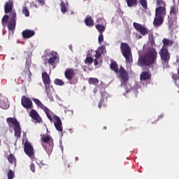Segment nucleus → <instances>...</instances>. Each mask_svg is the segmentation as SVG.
I'll list each match as a JSON object with an SVG mask.
<instances>
[{"instance_id":"f257e3e1","label":"nucleus","mask_w":179,"mask_h":179,"mask_svg":"<svg viewBox=\"0 0 179 179\" xmlns=\"http://www.w3.org/2000/svg\"><path fill=\"white\" fill-rule=\"evenodd\" d=\"M157 64V51L155 48H150L144 55L138 57L137 65L138 66H152Z\"/></svg>"},{"instance_id":"f03ea898","label":"nucleus","mask_w":179,"mask_h":179,"mask_svg":"<svg viewBox=\"0 0 179 179\" xmlns=\"http://www.w3.org/2000/svg\"><path fill=\"white\" fill-rule=\"evenodd\" d=\"M157 8L155 9V17L153 20L155 27H160L164 22V17L167 13L166 3L163 0H157Z\"/></svg>"},{"instance_id":"7ed1b4c3","label":"nucleus","mask_w":179,"mask_h":179,"mask_svg":"<svg viewBox=\"0 0 179 179\" xmlns=\"http://www.w3.org/2000/svg\"><path fill=\"white\" fill-rule=\"evenodd\" d=\"M13 5V0H8L4 3V13L9 14L10 20L8 22V29L10 31H13L16 29V19L17 15L16 14V10H15Z\"/></svg>"},{"instance_id":"20e7f679","label":"nucleus","mask_w":179,"mask_h":179,"mask_svg":"<svg viewBox=\"0 0 179 179\" xmlns=\"http://www.w3.org/2000/svg\"><path fill=\"white\" fill-rule=\"evenodd\" d=\"M41 142L43 149L48 155H51L52 149H54V140L52 137L45 134L41 135Z\"/></svg>"},{"instance_id":"39448f33","label":"nucleus","mask_w":179,"mask_h":179,"mask_svg":"<svg viewBox=\"0 0 179 179\" xmlns=\"http://www.w3.org/2000/svg\"><path fill=\"white\" fill-rule=\"evenodd\" d=\"M110 68L111 71H113V72L116 73H119L122 82L125 83V82H128L129 80V78L128 76V72L121 66L120 69H118V64H117V62H111L110 64Z\"/></svg>"},{"instance_id":"423d86ee","label":"nucleus","mask_w":179,"mask_h":179,"mask_svg":"<svg viewBox=\"0 0 179 179\" xmlns=\"http://www.w3.org/2000/svg\"><path fill=\"white\" fill-rule=\"evenodd\" d=\"M120 51L122 52V55L125 58L126 62L128 64H132V62H134L132 52H131V47L128 43H121Z\"/></svg>"},{"instance_id":"0eeeda50","label":"nucleus","mask_w":179,"mask_h":179,"mask_svg":"<svg viewBox=\"0 0 179 179\" xmlns=\"http://www.w3.org/2000/svg\"><path fill=\"white\" fill-rule=\"evenodd\" d=\"M8 124H12L14 126V135L17 139H19L22 135V129L20 128V123L17 120L13 117H8L6 119Z\"/></svg>"},{"instance_id":"6e6552de","label":"nucleus","mask_w":179,"mask_h":179,"mask_svg":"<svg viewBox=\"0 0 179 179\" xmlns=\"http://www.w3.org/2000/svg\"><path fill=\"white\" fill-rule=\"evenodd\" d=\"M42 80L43 84L45 85V92L48 97H49V99H53L52 91L51 92L50 90V85H51V79H50V76L48 75V73H47V72L42 73Z\"/></svg>"},{"instance_id":"1a4fd4ad","label":"nucleus","mask_w":179,"mask_h":179,"mask_svg":"<svg viewBox=\"0 0 179 179\" xmlns=\"http://www.w3.org/2000/svg\"><path fill=\"white\" fill-rule=\"evenodd\" d=\"M100 93L101 96V99L99 103V108H101V107H106L107 106V99L110 97V95L106 92V88L103 87H100Z\"/></svg>"},{"instance_id":"9d476101","label":"nucleus","mask_w":179,"mask_h":179,"mask_svg":"<svg viewBox=\"0 0 179 179\" xmlns=\"http://www.w3.org/2000/svg\"><path fill=\"white\" fill-rule=\"evenodd\" d=\"M64 76L67 80L70 81V85L78 83V79H73L75 78V70L73 69H66L64 72Z\"/></svg>"},{"instance_id":"9b49d317","label":"nucleus","mask_w":179,"mask_h":179,"mask_svg":"<svg viewBox=\"0 0 179 179\" xmlns=\"http://www.w3.org/2000/svg\"><path fill=\"white\" fill-rule=\"evenodd\" d=\"M159 54L160 55L162 64H169V62L170 61V53L169 52V49L161 48V50L159 52Z\"/></svg>"},{"instance_id":"f8f14e48","label":"nucleus","mask_w":179,"mask_h":179,"mask_svg":"<svg viewBox=\"0 0 179 179\" xmlns=\"http://www.w3.org/2000/svg\"><path fill=\"white\" fill-rule=\"evenodd\" d=\"M24 152L25 155H27L28 157H33L34 156V148L31 143L26 141L24 145Z\"/></svg>"},{"instance_id":"ddd939ff","label":"nucleus","mask_w":179,"mask_h":179,"mask_svg":"<svg viewBox=\"0 0 179 179\" xmlns=\"http://www.w3.org/2000/svg\"><path fill=\"white\" fill-rule=\"evenodd\" d=\"M21 104L22 107L27 110H31V108H33V102L24 95L21 98Z\"/></svg>"},{"instance_id":"4468645a","label":"nucleus","mask_w":179,"mask_h":179,"mask_svg":"<svg viewBox=\"0 0 179 179\" xmlns=\"http://www.w3.org/2000/svg\"><path fill=\"white\" fill-rule=\"evenodd\" d=\"M133 26L137 31L140 32L141 36H146V34H148V33H149V29H148L143 25H142L138 22H134Z\"/></svg>"},{"instance_id":"2eb2a0df","label":"nucleus","mask_w":179,"mask_h":179,"mask_svg":"<svg viewBox=\"0 0 179 179\" xmlns=\"http://www.w3.org/2000/svg\"><path fill=\"white\" fill-rule=\"evenodd\" d=\"M22 83L28 80V82H31V71L29 70H24L22 72L21 76Z\"/></svg>"},{"instance_id":"dca6fc26","label":"nucleus","mask_w":179,"mask_h":179,"mask_svg":"<svg viewBox=\"0 0 179 179\" xmlns=\"http://www.w3.org/2000/svg\"><path fill=\"white\" fill-rule=\"evenodd\" d=\"M53 119L55 120V127L56 128L57 131H59V132H62V122L61 121V119L57 115H54Z\"/></svg>"},{"instance_id":"f3484780","label":"nucleus","mask_w":179,"mask_h":179,"mask_svg":"<svg viewBox=\"0 0 179 179\" xmlns=\"http://www.w3.org/2000/svg\"><path fill=\"white\" fill-rule=\"evenodd\" d=\"M0 108L3 110L9 108V103H8V99L5 96L0 94Z\"/></svg>"},{"instance_id":"a211bd4d","label":"nucleus","mask_w":179,"mask_h":179,"mask_svg":"<svg viewBox=\"0 0 179 179\" xmlns=\"http://www.w3.org/2000/svg\"><path fill=\"white\" fill-rule=\"evenodd\" d=\"M34 34H36V32L34 30L30 29H25L22 32L23 38H30L31 37H33Z\"/></svg>"},{"instance_id":"6ab92c4d","label":"nucleus","mask_w":179,"mask_h":179,"mask_svg":"<svg viewBox=\"0 0 179 179\" xmlns=\"http://www.w3.org/2000/svg\"><path fill=\"white\" fill-rule=\"evenodd\" d=\"M152 73L150 71H143L140 75V80H150Z\"/></svg>"},{"instance_id":"aec40b11","label":"nucleus","mask_w":179,"mask_h":179,"mask_svg":"<svg viewBox=\"0 0 179 179\" xmlns=\"http://www.w3.org/2000/svg\"><path fill=\"white\" fill-rule=\"evenodd\" d=\"M29 116L32 120H34V121H36V122H41V117H40V115L38 113H37V111H36L34 109H32L29 113Z\"/></svg>"},{"instance_id":"412c9836","label":"nucleus","mask_w":179,"mask_h":179,"mask_svg":"<svg viewBox=\"0 0 179 179\" xmlns=\"http://www.w3.org/2000/svg\"><path fill=\"white\" fill-rule=\"evenodd\" d=\"M50 56L51 57L48 59V64H49V65H54L55 60L58 58V54L55 52H52Z\"/></svg>"},{"instance_id":"4be33fe9","label":"nucleus","mask_w":179,"mask_h":179,"mask_svg":"<svg viewBox=\"0 0 179 179\" xmlns=\"http://www.w3.org/2000/svg\"><path fill=\"white\" fill-rule=\"evenodd\" d=\"M173 43H174L173 41L165 38L162 40L163 46L162 48H167V47H171Z\"/></svg>"},{"instance_id":"5701e85b","label":"nucleus","mask_w":179,"mask_h":179,"mask_svg":"<svg viewBox=\"0 0 179 179\" xmlns=\"http://www.w3.org/2000/svg\"><path fill=\"white\" fill-rule=\"evenodd\" d=\"M10 19V17H9V15H4L3 17L1 19V24L3 26V27H6V23H7V26H8V23L9 22Z\"/></svg>"},{"instance_id":"b1692460","label":"nucleus","mask_w":179,"mask_h":179,"mask_svg":"<svg viewBox=\"0 0 179 179\" xmlns=\"http://www.w3.org/2000/svg\"><path fill=\"white\" fill-rule=\"evenodd\" d=\"M126 2L129 8L138 6V0H126Z\"/></svg>"},{"instance_id":"393cba45","label":"nucleus","mask_w":179,"mask_h":179,"mask_svg":"<svg viewBox=\"0 0 179 179\" xmlns=\"http://www.w3.org/2000/svg\"><path fill=\"white\" fill-rule=\"evenodd\" d=\"M85 23L88 27H92V26H94V21H93L92 17H86L85 19Z\"/></svg>"},{"instance_id":"a878e982","label":"nucleus","mask_w":179,"mask_h":179,"mask_svg":"<svg viewBox=\"0 0 179 179\" xmlns=\"http://www.w3.org/2000/svg\"><path fill=\"white\" fill-rule=\"evenodd\" d=\"M96 30H98L99 34H103L106 31V27L103 24H97L95 25Z\"/></svg>"},{"instance_id":"bb28decb","label":"nucleus","mask_w":179,"mask_h":179,"mask_svg":"<svg viewBox=\"0 0 179 179\" xmlns=\"http://www.w3.org/2000/svg\"><path fill=\"white\" fill-rule=\"evenodd\" d=\"M30 66H31V57L27 58L25 62V69L26 71H30Z\"/></svg>"},{"instance_id":"cd10ccee","label":"nucleus","mask_w":179,"mask_h":179,"mask_svg":"<svg viewBox=\"0 0 179 179\" xmlns=\"http://www.w3.org/2000/svg\"><path fill=\"white\" fill-rule=\"evenodd\" d=\"M8 161L10 164H16V157H15V155L13 154H10L8 157Z\"/></svg>"},{"instance_id":"c85d7f7f","label":"nucleus","mask_w":179,"mask_h":179,"mask_svg":"<svg viewBox=\"0 0 179 179\" xmlns=\"http://www.w3.org/2000/svg\"><path fill=\"white\" fill-rule=\"evenodd\" d=\"M32 100L33 101H34L35 104H36V106H38V107H39L42 110L45 107V106H44L38 99L33 98Z\"/></svg>"},{"instance_id":"c756f323","label":"nucleus","mask_w":179,"mask_h":179,"mask_svg":"<svg viewBox=\"0 0 179 179\" xmlns=\"http://www.w3.org/2000/svg\"><path fill=\"white\" fill-rule=\"evenodd\" d=\"M89 85H99V79L96 78H90L88 79Z\"/></svg>"},{"instance_id":"7c9ffc66","label":"nucleus","mask_w":179,"mask_h":179,"mask_svg":"<svg viewBox=\"0 0 179 179\" xmlns=\"http://www.w3.org/2000/svg\"><path fill=\"white\" fill-rule=\"evenodd\" d=\"M60 6L62 13H66V12H68V8H66V4H65V2L62 1Z\"/></svg>"},{"instance_id":"2f4dec72","label":"nucleus","mask_w":179,"mask_h":179,"mask_svg":"<svg viewBox=\"0 0 179 179\" xmlns=\"http://www.w3.org/2000/svg\"><path fill=\"white\" fill-rule=\"evenodd\" d=\"M94 59L92 57H87L85 59V65H90L93 64Z\"/></svg>"},{"instance_id":"473e14b6","label":"nucleus","mask_w":179,"mask_h":179,"mask_svg":"<svg viewBox=\"0 0 179 179\" xmlns=\"http://www.w3.org/2000/svg\"><path fill=\"white\" fill-rule=\"evenodd\" d=\"M139 3L143 9H148V0H140Z\"/></svg>"},{"instance_id":"72a5a7b5","label":"nucleus","mask_w":179,"mask_h":179,"mask_svg":"<svg viewBox=\"0 0 179 179\" xmlns=\"http://www.w3.org/2000/svg\"><path fill=\"white\" fill-rule=\"evenodd\" d=\"M55 85H57V86H64V83L62 81V80L56 78L54 81Z\"/></svg>"},{"instance_id":"f704fd0d","label":"nucleus","mask_w":179,"mask_h":179,"mask_svg":"<svg viewBox=\"0 0 179 179\" xmlns=\"http://www.w3.org/2000/svg\"><path fill=\"white\" fill-rule=\"evenodd\" d=\"M22 13L24 15L27 17L30 16V13L29 12V9H27V7L24 6L22 8Z\"/></svg>"},{"instance_id":"c9c22d12","label":"nucleus","mask_w":179,"mask_h":179,"mask_svg":"<svg viewBox=\"0 0 179 179\" xmlns=\"http://www.w3.org/2000/svg\"><path fill=\"white\" fill-rule=\"evenodd\" d=\"M13 177H15V173H13V171L10 169L8 173V178L13 179Z\"/></svg>"},{"instance_id":"e433bc0d","label":"nucleus","mask_w":179,"mask_h":179,"mask_svg":"<svg viewBox=\"0 0 179 179\" xmlns=\"http://www.w3.org/2000/svg\"><path fill=\"white\" fill-rule=\"evenodd\" d=\"M178 12V10L174 6H171L170 8V13H173V15H177V13Z\"/></svg>"},{"instance_id":"4c0bfd02","label":"nucleus","mask_w":179,"mask_h":179,"mask_svg":"<svg viewBox=\"0 0 179 179\" xmlns=\"http://www.w3.org/2000/svg\"><path fill=\"white\" fill-rule=\"evenodd\" d=\"M104 41V36H103V34H99V38H98V43L99 44H101Z\"/></svg>"},{"instance_id":"58836bf2","label":"nucleus","mask_w":179,"mask_h":179,"mask_svg":"<svg viewBox=\"0 0 179 179\" xmlns=\"http://www.w3.org/2000/svg\"><path fill=\"white\" fill-rule=\"evenodd\" d=\"M42 110H43L44 113H45L46 116L50 115V109H48V108H47V106H45L43 108H42Z\"/></svg>"},{"instance_id":"ea45409f","label":"nucleus","mask_w":179,"mask_h":179,"mask_svg":"<svg viewBox=\"0 0 179 179\" xmlns=\"http://www.w3.org/2000/svg\"><path fill=\"white\" fill-rule=\"evenodd\" d=\"M95 52H96L95 54L96 58H100V57H101V52L100 51V50H96Z\"/></svg>"},{"instance_id":"a19ab883","label":"nucleus","mask_w":179,"mask_h":179,"mask_svg":"<svg viewBox=\"0 0 179 179\" xmlns=\"http://www.w3.org/2000/svg\"><path fill=\"white\" fill-rule=\"evenodd\" d=\"M30 170H31L33 173L36 171V166L33 163L30 165Z\"/></svg>"},{"instance_id":"79ce46f5","label":"nucleus","mask_w":179,"mask_h":179,"mask_svg":"<svg viewBox=\"0 0 179 179\" xmlns=\"http://www.w3.org/2000/svg\"><path fill=\"white\" fill-rule=\"evenodd\" d=\"M48 120L50 121V122H52V117H51V115H47Z\"/></svg>"},{"instance_id":"37998d69","label":"nucleus","mask_w":179,"mask_h":179,"mask_svg":"<svg viewBox=\"0 0 179 179\" xmlns=\"http://www.w3.org/2000/svg\"><path fill=\"white\" fill-rule=\"evenodd\" d=\"M93 62L94 64V65H98L99 62H97V58H96L95 59L93 60Z\"/></svg>"},{"instance_id":"c03bdc74","label":"nucleus","mask_w":179,"mask_h":179,"mask_svg":"<svg viewBox=\"0 0 179 179\" xmlns=\"http://www.w3.org/2000/svg\"><path fill=\"white\" fill-rule=\"evenodd\" d=\"M172 78H173V79H176V78H177V75H173V76H172Z\"/></svg>"},{"instance_id":"a18cd8bd","label":"nucleus","mask_w":179,"mask_h":179,"mask_svg":"<svg viewBox=\"0 0 179 179\" xmlns=\"http://www.w3.org/2000/svg\"><path fill=\"white\" fill-rule=\"evenodd\" d=\"M75 159H76V162H78V160H79V157H76Z\"/></svg>"},{"instance_id":"49530a36","label":"nucleus","mask_w":179,"mask_h":179,"mask_svg":"<svg viewBox=\"0 0 179 179\" xmlns=\"http://www.w3.org/2000/svg\"><path fill=\"white\" fill-rule=\"evenodd\" d=\"M71 15H73V11H71Z\"/></svg>"},{"instance_id":"de8ad7c7","label":"nucleus","mask_w":179,"mask_h":179,"mask_svg":"<svg viewBox=\"0 0 179 179\" xmlns=\"http://www.w3.org/2000/svg\"><path fill=\"white\" fill-rule=\"evenodd\" d=\"M41 164H42V166H44V164H43V162H41Z\"/></svg>"},{"instance_id":"09e8293b","label":"nucleus","mask_w":179,"mask_h":179,"mask_svg":"<svg viewBox=\"0 0 179 179\" xmlns=\"http://www.w3.org/2000/svg\"><path fill=\"white\" fill-rule=\"evenodd\" d=\"M159 117H160V118H162V117H163V116H162V115H160Z\"/></svg>"},{"instance_id":"8fccbe9b","label":"nucleus","mask_w":179,"mask_h":179,"mask_svg":"<svg viewBox=\"0 0 179 179\" xmlns=\"http://www.w3.org/2000/svg\"><path fill=\"white\" fill-rule=\"evenodd\" d=\"M151 38H153V35L151 36Z\"/></svg>"},{"instance_id":"3c124183","label":"nucleus","mask_w":179,"mask_h":179,"mask_svg":"<svg viewBox=\"0 0 179 179\" xmlns=\"http://www.w3.org/2000/svg\"><path fill=\"white\" fill-rule=\"evenodd\" d=\"M153 43H155V40L152 39Z\"/></svg>"},{"instance_id":"603ef678","label":"nucleus","mask_w":179,"mask_h":179,"mask_svg":"<svg viewBox=\"0 0 179 179\" xmlns=\"http://www.w3.org/2000/svg\"><path fill=\"white\" fill-rule=\"evenodd\" d=\"M104 129H106V127H104Z\"/></svg>"},{"instance_id":"864d4df0","label":"nucleus","mask_w":179,"mask_h":179,"mask_svg":"<svg viewBox=\"0 0 179 179\" xmlns=\"http://www.w3.org/2000/svg\"><path fill=\"white\" fill-rule=\"evenodd\" d=\"M68 167L69 168V167H70V166H69V165H68Z\"/></svg>"}]
</instances>
